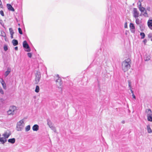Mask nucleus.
<instances>
[{
	"instance_id": "6e6552de",
	"label": "nucleus",
	"mask_w": 152,
	"mask_h": 152,
	"mask_svg": "<svg viewBox=\"0 0 152 152\" xmlns=\"http://www.w3.org/2000/svg\"><path fill=\"white\" fill-rule=\"evenodd\" d=\"M23 127V124H17L16 129L18 131H21Z\"/></svg>"
},
{
	"instance_id": "8fccbe9b",
	"label": "nucleus",
	"mask_w": 152,
	"mask_h": 152,
	"mask_svg": "<svg viewBox=\"0 0 152 152\" xmlns=\"http://www.w3.org/2000/svg\"><path fill=\"white\" fill-rule=\"evenodd\" d=\"M3 99H1V101L2 102H3Z\"/></svg>"
},
{
	"instance_id": "7c9ffc66",
	"label": "nucleus",
	"mask_w": 152,
	"mask_h": 152,
	"mask_svg": "<svg viewBox=\"0 0 152 152\" xmlns=\"http://www.w3.org/2000/svg\"><path fill=\"white\" fill-rule=\"evenodd\" d=\"M0 93L2 94H4V91L1 86H0Z\"/></svg>"
},
{
	"instance_id": "4468645a",
	"label": "nucleus",
	"mask_w": 152,
	"mask_h": 152,
	"mask_svg": "<svg viewBox=\"0 0 152 152\" xmlns=\"http://www.w3.org/2000/svg\"><path fill=\"white\" fill-rule=\"evenodd\" d=\"M148 25L149 28L152 30V20H149L148 21Z\"/></svg>"
},
{
	"instance_id": "72a5a7b5",
	"label": "nucleus",
	"mask_w": 152,
	"mask_h": 152,
	"mask_svg": "<svg viewBox=\"0 0 152 152\" xmlns=\"http://www.w3.org/2000/svg\"><path fill=\"white\" fill-rule=\"evenodd\" d=\"M0 14L3 16H4V13L2 10L0 11Z\"/></svg>"
},
{
	"instance_id": "f257e3e1",
	"label": "nucleus",
	"mask_w": 152,
	"mask_h": 152,
	"mask_svg": "<svg viewBox=\"0 0 152 152\" xmlns=\"http://www.w3.org/2000/svg\"><path fill=\"white\" fill-rule=\"evenodd\" d=\"M131 60L128 58L123 61L122 63V70L124 72L127 71L130 68Z\"/></svg>"
},
{
	"instance_id": "5fc2aeb1",
	"label": "nucleus",
	"mask_w": 152,
	"mask_h": 152,
	"mask_svg": "<svg viewBox=\"0 0 152 152\" xmlns=\"http://www.w3.org/2000/svg\"><path fill=\"white\" fill-rule=\"evenodd\" d=\"M151 40L152 41V38L151 39Z\"/></svg>"
},
{
	"instance_id": "a878e982",
	"label": "nucleus",
	"mask_w": 152,
	"mask_h": 152,
	"mask_svg": "<svg viewBox=\"0 0 152 152\" xmlns=\"http://www.w3.org/2000/svg\"><path fill=\"white\" fill-rule=\"evenodd\" d=\"M147 116L148 120L149 121H152V115H149Z\"/></svg>"
},
{
	"instance_id": "1a4fd4ad",
	"label": "nucleus",
	"mask_w": 152,
	"mask_h": 152,
	"mask_svg": "<svg viewBox=\"0 0 152 152\" xmlns=\"http://www.w3.org/2000/svg\"><path fill=\"white\" fill-rule=\"evenodd\" d=\"M129 27L131 32L133 33H134L135 31V28L134 24L132 23H130Z\"/></svg>"
},
{
	"instance_id": "c03bdc74",
	"label": "nucleus",
	"mask_w": 152,
	"mask_h": 152,
	"mask_svg": "<svg viewBox=\"0 0 152 152\" xmlns=\"http://www.w3.org/2000/svg\"><path fill=\"white\" fill-rule=\"evenodd\" d=\"M15 49L16 50H18V47H16L15 48Z\"/></svg>"
},
{
	"instance_id": "a211bd4d",
	"label": "nucleus",
	"mask_w": 152,
	"mask_h": 152,
	"mask_svg": "<svg viewBox=\"0 0 152 152\" xmlns=\"http://www.w3.org/2000/svg\"><path fill=\"white\" fill-rule=\"evenodd\" d=\"M10 71L11 69L10 68H8L7 71L4 73V75L5 77H7L9 75Z\"/></svg>"
},
{
	"instance_id": "2f4dec72",
	"label": "nucleus",
	"mask_w": 152,
	"mask_h": 152,
	"mask_svg": "<svg viewBox=\"0 0 152 152\" xmlns=\"http://www.w3.org/2000/svg\"><path fill=\"white\" fill-rule=\"evenodd\" d=\"M18 30L19 33L20 34H23V33H22V32L21 29L20 28H18Z\"/></svg>"
},
{
	"instance_id": "20e7f679",
	"label": "nucleus",
	"mask_w": 152,
	"mask_h": 152,
	"mask_svg": "<svg viewBox=\"0 0 152 152\" xmlns=\"http://www.w3.org/2000/svg\"><path fill=\"white\" fill-rule=\"evenodd\" d=\"M23 47L27 49L26 50V51L28 52L30 51L31 49L26 41H23Z\"/></svg>"
},
{
	"instance_id": "39448f33",
	"label": "nucleus",
	"mask_w": 152,
	"mask_h": 152,
	"mask_svg": "<svg viewBox=\"0 0 152 152\" xmlns=\"http://www.w3.org/2000/svg\"><path fill=\"white\" fill-rule=\"evenodd\" d=\"M11 132L8 130L7 131L5 132L2 134V136L4 137L5 139L8 138L11 135Z\"/></svg>"
},
{
	"instance_id": "c9c22d12",
	"label": "nucleus",
	"mask_w": 152,
	"mask_h": 152,
	"mask_svg": "<svg viewBox=\"0 0 152 152\" xmlns=\"http://www.w3.org/2000/svg\"><path fill=\"white\" fill-rule=\"evenodd\" d=\"M150 57H149H149H148L147 58H145V61H148L149 60H150Z\"/></svg>"
},
{
	"instance_id": "c756f323",
	"label": "nucleus",
	"mask_w": 152,
	"mask_h": 152,
	"mask_svg": "<svg viewBox=\"0 0 152 152\" xmlns=\"http://www.w3.org/2000/svg\"><path fill=\"white\" fill-rule=\"evenodd\" d=\"M128 86L129 88H131L132 86V82L130 80H129L128 81Z\"/></svg>"
},
{
	"instance_id": "0eeeda50",
	"label": "nucleus",
	"mask_w": 152,
	"mask_h": 152,
	"mask_svg": "<svg viewBox=\"0 0 152 152\" xmlns=\"http://www.w3.org/2000/svg\"><path fill=\"white\" fill-rule=\"evenodd\" d=\"M56 82L57 86H58V88H59L60 86H61L62 84V82L61 81V79L58 77V79L56 80ZM60 88H61V87Z\"/></svg>"
},
{
	"instance_id": "de8ad7c7",
	"label": "nucleus",
	"mask_w": 152,
	"mask_h": 152,
	"mask_svg": "<svg viewBox=\"0 0 152 152\" xmlns=\"http://www.w3.org/2000/svg\"><path fill=\"white\" fill-rule=\"evenodd\" d=\"M11 39H13V35H11Z\"/></svg>"
},
{
	"instance_id": "f3484780",
	"label": "nucleus",
	"mask_w": 152,
	"mask_h": 152,
	"mask_svg": "<svg viewBox=\"0 0 152 152\" xmlns=\"http://www.w3.org/2000/svg\"><path fill=\"white\" fill-rule=\"evenodd\" d=\"M12 43L14 46H15L18 44V42L17 40L15 39H14L12 40Z\"/></svg>"
},
{
	"instance_id": "dca6fc26",
	"label": "nucleus",
	"mask_w": 152,
	"mask_h": 152,
	"mask_svg": "<svg viewBox=\"0 0 152 152\" xmlns=\"http://www.w3.org/2000/svg\"><path fill=\"white\" fill-rule=\"evenodd\" d=\"M8 142L12 144H14L15 143V138L10 139L8 140Z\"/></svg>"
},
{
	"instance_id": "4be33fe9",
	"label": "nucleus",
	"mask_w": 152,
	"mask_h": 152,
	"mask_svg": "<svg viewBox=\"0 0 152 152\" xmlns=\"http://www.w3.org/2000/svg\"><path fill=\"white\" fill-rule=\"evenodd\" d=\"M39 86H37L35 90V91L36 93H38L39 91Z\"/></svg>"
},
{
	"instance_id": "412c9836",
	"label": "nucleus",
	"mask_w": 152,
	"mask_h": 152,
	"mask_svg": "<svg viewBox=\"0 0 152 152\" xmlns=\"http://www.w3.org/2000/svg\"><path fill=\"white\" fill-rule=\"evenodd\" d=\"M7 140L6 139L4 140L3 137H0V142H1L2 144H4V143L6 142Z\"/></svg>"
},
{
	"instance_id": "864d4df0",
	"label": "nucleus",
	"mask_w": 152,
	"mask_h": 152,
	"mask_svg": "<svg viewBox=\"0 0 152 152\" xmlns=\"http://www.w3.org/2000/svg\"><path fill=\"white\" fill-rule=\"evenodd\" d=\"M18 25L19 26H20V24H18Z\"/></svg>"
},
{
	"instance_id": "aec40b11",
	"label": "nucleus",
	"mask_w": 152,
	"mask_h": 152,
	"mask_svg": "<svg viewBox=\"0 0 152 152\" xmlns=\"http://www.w3.org/2000/svg\"><path fill=\"white\" fill-rule=\"evenodd\" d=\"M147 129L148 131V132L149 133H152V130L151 128L150 125H148L147 126Z\"/></svg>"
},
{
	"instance_id": "3c124183",
	"label": "nucleus",
	"mask_w": 152,
	"mask_h": 152,
	"mask_svg": "<svg viewBox=\"0 0 152 152\" xmlns=\"http://www.w3.org/2000/svg\"><path fill=\"white\" fill-rule=\"evenodd\" d=\"M16 20L17 21V22H18V19H17V18H16Z\"/></svg>"
},
{
	"instance_id": "58836bf2",
	"label": "nucleus",
	"mask_w": 152,
	"mask_h": 152,
	"mask_svg": "<svg viewBox=\"0 0 152 152\" xmlns=\"http://www.w3.org/2000/svg\"><path fill=\"white\" fill-rule=\"evenodd\" d=\"M138 7H141V3L140 1H139V3H138Z\"/></svg>"
},
{
	"instance_id": "37998d69",
	"label": "nucleus",
	"mask_w": 152,
	"mask_h": 152,
	"mask_svg": "<svg viewBox=\"0 0 152 152\" xmlns=\"http://www.w3.org/2000/svg\"><path fill=\"white\" fill-rule=\"evenodd\" d=\"M143 42L145 44L147 42V40L146 39H145L143 40Z\"/></svg>"
},
{
	"instance_id": "a18cd8bd",
	"label": "nucleus",
	"mask_w": 152,
	"mask_h": 152,
	"mask_svg": "<svg viewBox=\"0 0 152 152\" xmlns=\"http://www.w3.org/2000/svg\"><path fill=\"white\" fill-rule=\"evenodd\" d=\"M127 24H125V26H124L125 28H127Z\"/></svg>"
},
{
	"instance_id": "393cba45",
	"label": "nucleus",
	"mask_w": 152,
	"mask_h": 152,
	"mask_svg": "<svg viewBox=\"0 0 152 152\" xmlns=\"http://www.w3.org/2000/svg\"><path fill=\"white\" fill-rule=\"evenodd\" d=\"M9 31L11 35H13V34H14V32L12 28H9Z\"/></svg>"
},
{
	"instance_id": "49530a36",
	"label": "nucleus",
	"mask_w": 152,
	"mask_h": 152,
	"mask_svg": "<svg viewBox=\"0 0 152 152\" xmlns=\"http://www.w3.org/2000/svg\"><path fill=\"white\" fill-rule=\"evenodd\" d=\"M131 91L132 93V94H134L133 91H132V90H131V91Z\"/></svg>"
},
{
	"instance_id": "ddd939ff",
	"label": "nucleus",
	"mask_w": 152,
	"mask_h": 152,
	"mask_svg": "<svg viewBox=\"0 0 152 152\" xmlns=\"http://www.w3.org/2000/svg\"><path fill=\"white\" fill-rule=\"evenodd\" d=\"M145 113L147 115V116L152 115V113L151 110L147 109L146 110Z\"/></svg>"
},
{
	"instance_id": "4c0bfd02",
	"label": "nucleus",
	"mask_w": 152,
	"mask_h": 152,
	"mask_svg": "<svg viewBox=\"0 0 152 152\" xmlns=\"http://www.w3.org/2000/svg\"><path fill=\"white\" fill-rule=\"evenodd\" d=\"M27 55L30 58H31L32 56V54L31 53H28Z\"/></svg>"
},
{
	"instance_id": "b1692460",
	"label": "nucleus",
	"mask_w": 152,
	"mask_h": 152,
	"mask_svg": "<svg viewBox=\"0 0 152 152\" xmlns=\"http://www.w3.org/2000/svg\"><path fill=\"white\" fill-rule=\"evenodd\" d=\"M136 23L137 25H139L140 23V21L138 18H137L135 20Z\"/></svg>"
},
{
	"instance_id": "9d476101",
	"label": "nucleus",
	"mask_w": 152,
	"mask_h": 152,
	"mask_svg": "<svg viewBox=\"0 0 152 152\" xmlns=\"http://www.w3.org/2000/svg\"><path fill=\"white\" fill-rule=\"evenodd\" d=\"M7 7L8 10L10 11L13 12L15 11V10L14 8L12 7L11 5L10 4H8L7 5Z\"/></svg>"
},
{
	"instance_id": "603ef678",
	"label": "nucleus",
	"mask_w": 152,
	"mask_h": 152,
	"mask_svg": "<svg viewBox=\"0 0 152 152\" xmlns=\"http://www.w3.org/2000/svg\"><path fill=\"white\" fill-rule=\"evenodd\" d=\"M122 123H125V122H124V121H122Z\"/></svg>"
},
{
	"instance_id": "cd10ccee",
	"label": "nucleus",
	"mask_w": 152,
	"mask_h": 152,
	"mask_svg": "<svg viewBox=\"0 0 152 152\" xmlns=\"http://www.w3.org/2000/svg\"><path fill=\"white\" fill-rule=\"evenodd\" d=\"M140 35L141 36V38L143 39L145 37V34L144 33L141 32L140 33Z\"/></svg>"
},
{
	"instance_id": "c85d7f7f",
	"label": "nucleus",
	"mask_w": 152,
	"mask_h": 152,
	"mask_svg": "<svg viewBox=\"0 0 152 152\" xmlns=\"http://www.w3.org/2000/svg\"><path fill=\"white\" fill-rule=\"evenodd\" d=\"M6 34L3 31H1V36L3 37H6Z\"/></svg>"
},
{
	"instance_id": "f03ea898",
	"label": "nucleus",
	"mask_w": 152,
	"mask_h": 152,
	"mask_svg": "<svg viewBox=\"0 0 152 152\" xmlns=\"http://www.w3.org/2000/svg\"><path fill=\"white\" fill-rule=\"evenodd\" d=\"M16 109V107L15 106H10L9 110L7 112L8 114V115H13Z\"/></svg>"
},
{
	"instance_id": "79ce46f5",
	"label": "nucleus",
	"mask_w": 152,
	"mask_h": 152,
	"mask_svg": "<svg viewBox=\"0 0 152 152\" xmlns=\"http://www.w3.org/2000/svg\"><path fill=\"white\" fill-rule=\"evenodd\" d=\"M132 96H133V98L134 99H136V96L134 94H132Z\"/></svg>"
},
{
	"instance_id": "f704fd0d",
	"label": "nucleus",
	"mask_w": 152,
	"mask_h": 152,
	"mask_svg": "<svg viewBox=\"0 0 152 152\" xmlns=\"http://www.w3.org/2000/svg\"><path fill=\"white\" fill-rule=\"evenodd\" d=\"M4 49L5 51H7L8 49V48L7 46L5 45L4 46Z\"/></svg>"
},
{
	"instance_id": "7ed1b4c3",
	"label": "nucleus",
	"mask_w": 152,
	"mask_h": 152,
	"mask_svg": "<svg viewBox=\"0 0 152 152\" xmlns=\"http://www.w3.org/2000/svg\"><path fill=\"white\" fill-rule=\"evenodd\" d=\"M41 77V73L40 72L37 71L36 73L35 74V81L36 84H38L39 82Z\"/></svg>"
},
{
	"instance_id": "423d86ee",
	"label": "nucleus",
	"mask_w": 152,
	"mask_h": 152,
	"mask_svg": "<svg viewBox=\"0 0 152 152\" xmlns=\"http://www.w3.org/2000/svg\"><path fill=\"white\" fill-rule=\"evenodd\" d=\"M133 17L135 18H138L139 16V13L136 8L133 9Z\"/></svg>"
},
{
	"instance_id": "9b49d317",
	"label": "nucleus",
	"mask_w": 152,
	"mask_h": 152,
	"mask_svg": "<svg viewBox=\"0 0 152 152\" xmlns=\"http://www.w3.org/2000/svg\"><path fill=\"white\" fill-rule=\"evenodd\" d=\"M0 82L3 88L4 89H7L6 84L3 80L1 79Z\"/></svg>"
},
{
	"instance_id": "09e8293b",
	"label": "nucleus",
	"mask_w": 152,
	"mask_h": 152,
	"mask_svg": "<svg viewBox=\"0 0 152 152\" xmlns=\"http://www.w3.org/2000/svg\"><path fill=\"white\" fill-rule=\"evenodd\" d=\"M129 88V89H130V91H131V90H132V87H131V88Z\"/></svg>"
},
{
	"instance_id": "5701e85b",
	"label": "nucleus",
	"mask_w": 152,
	"mask_h": 152,
	"mask_svg": "<svg viewBox=\"0 0 152 152\" xmlns=\"http://www.w3.org/2000/svg\"><path fill=\"white\" fill-rule=\"evenodd\" d=\"M30 129V126L28 125L25 128V131L26 132H28Z\"/></svg>"
},
{
	"instance_id": "a19ab883",
	"label": "nucleus",
	"mask_w": 152,
	"mask_h": 152,
	"mask_svg": "<svg viewBox=\"0 0 152 152\" xmlns=\"http://www.w3.org/2000/svg\"><path fill=\"white\" fill-rule=\"evenodd\" d=\"M2 2L1 0H0V7L2 8Z\"/></svg>"
},
{
	"instance_id": "2eb2a0df",
	"label": "nucleus",
	"mask_w": 152,
	"mask_h": 152,
	"mask_svg": "<svg viewBox=\"0 0 152 152\" xmlns=\"http://www.w3.org/2000/svg\"><path fill=\"white\" fill-rule=\"evenodd\" d=\"M39 126L37 124H35L32 127V129L34 131H37L38 130Z\"/></svg>"
},
{
	"instance_id": "6e6d98bb",
	"label": "nucleus",
	"mask_w": 152,
	"mask_h": 152,
	"mask_svg": "<svg viewBox=\"0 0 152 152\" xmlns=\"http://www.w3.org/2000/svg\"><path fill=\"white\" fill-rule=\"evenodd\" d=\"M1 136V134H0V137Z\"/></svg>"
},
{
	"instance_id": "f8f14e48",
	"label": "nucleus",
	"mask_w": 152,
	"mask_h": 152,
	"mask_svg": "<svg viewBox=\"0 0 152 152\" xmlns=\"http://www.w3.org/2000/svg\"><path fill=\"white\" fill-rule=\"evenodd\" d=\"M49 127L53 130L55 132H56V128L53 126V124H48Z\"/></svg>"
},
{
	"instance_id": "e433bc0d",
	"label": "nucleus",
	"mask_w": 152,
	"mask_h": 152,
	"mask_svg": "<svg viewBox=\"0 0 152 152\" xmlns=\"http://www.w3.org/2000/svg\"><path fill=\"white\" fill-rule=\"evenodd\" d=\"M148 37L149 38H151L152 37V33H150L148 34Z\"/></svg>"
},
{
	"instance_id": "473e14b6",
	"label": "nucleus",
	"mask_w": 152,
	"mask_h": 152,
	"mask_svg": "<svg viewBox=\"0 0 152 152\" xmlns=\"http://www.w3.org/2000/svg\"><path fill=\"white\" fill-rule=\"evenodd\" d=\"M0 23L2 25V26L4 27V23L2 20L0 19Z\"/></svg>"
},
{
	"instance_id": "bb28decb",
	"label": "nucleus",
	"mask_w": 152,
	"mask_h": 152,
	"mask_svg": "<svg viewBox=\"0 0 152 152\" xmlns=\"http://www.w3.org/2000/svg\"><path fill=\"white\" fill-rule=\"evenodd\" d=\"M139 9L142 12H143L145 10V8L142 7H139Z\"/></svg>"
},
{
	"instance_id": "6ab92c4d",
	"label": "nucleus",
	"mask_w": 152,
	"mask_h": 152,
	"mask_svg": "<svg viewBox=\"0 0 152 152\" xmlns=\"http://www.w3.org/2000/svg\"><path fill=\"white\" fill-rule=\"evenodd\" d=\"M27 120V118H24L23 119L20 121H19L20 124H23L26 122V121Z\"/></svg>"
},
{
	"instance_id": "ea45409f",
	"label": "nucleus",
	"mask_w": 152,
	"mask_h": 152,
	"mask_svg": "<svg viewBox=\"0 0 152 152\" xmlns=\"http://www.w3.org/2000/svg\"><path fill=\"white\" fill-rule=\"evenodd\" d=\"M143 15L145 17H148V14L147 12H145L143 14Z\"/></svg>"
}]
</instances>
